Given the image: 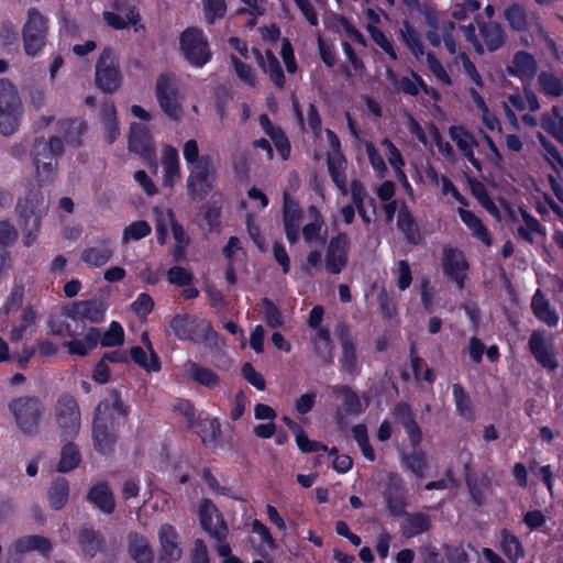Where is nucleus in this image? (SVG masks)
I'll list each match as a JSON object with an SVG mask.
<instances>
[{
	"label": "nucleus",
	"instance_id": "43",
	"mask_svg": "<svg viewBox=\"0 0 563 563\" xmlns=\"http://www.w3.org/2000/svg\"><path fill=\"white\" fill-rule=\"evenodd\" d=\"M431 523L427 515L408 514L401 523V533L405 538H412L430 529Z\"/></svg>",
	"mask_w": 563,
	"mask_h": 563
},
{
	"label": "nucleus",
	"instance_id": "39",
	"mask_svg": "<svg viewBox=\"0 0 563 563\" xmlns=\"http://www.w3.org/2000/svg\"><path fill=\"white\" fill-rule=\"evenodd\" d=\"M78 543L85 555L92 558L103 550V539L98 531L81 528L78 532Z\"/></svg>",
	"mask_w": 563,
	"mask_h": 563
},
{
	"label": "nucleus",
	"instance_id": "17",
	"mask_svg": "<svg viewBox=\"0 0 563 563\" xmlns=\"http://www.w3.org/2000/svg\"><path fill=\"white\" fill-rule=\"evenodd\" d=\"M107 311V305L100 299H88L75 301L64 309V314L74 320H88L99 323L103 321Z\"/></svg>",
	"mask_w": 563,
	"mask_h": 563
},
{
	"label": "nucleus",
	"instance_id": "61",
	"mask_svg": "<svg viewBox=\"0 0 563 563\" xmlns=\"http://www.w3.org/2000/svg\"><path fill=\"white\" fill-rule=\"evenodd\" d=\"M104 20L112 27L121 30L126 27L129 24H135L139 21V13L135 8L130 9L124 16L119 13L104 12Z\"/></svg>",
	"mask_w": 563,
	"mask_h": 563
},
{
	"label": "nucleus",
	"instance_id": "58",
	"mask_svg": "<svg viewBox=\"0 0 563 563\" xmlns=\"http://www.w3.org/2000/svg\"><path fill=\"white\" fill-rule=\"evenodd\" d=\"M183 156L186 162L187 168L194 165L201 164L202 161L212 162L210 155H200L199 145L196 140H188L183 145Z\"/></svg>",
	"mask_w": 563,
	"mask_h": 563
},
{
	"label": "nucleus",
	"instance_id": "51",
	"mask_svg": "<svg viewBox=\"0 0 563 563\" xmlns=\"http://www.w3.org/2000/svg\"><path fill=\"white\" fill-rule=\"evenodd\" d=\"M196 317L189 314H177L169 322V329L173 334L181 341L189 340L192 336V327H195Z\"/></svg>",
	"mask_w": 563,
	"mask_h": 563
},
{
	"label": "nucleus",
	"instance_id": "27",
	"mask_svg": "<svg viewBox=\"0 0 563 563\" xmlns=\"http://www.w3.org/2000/svg\"><path fill=\"white\" fill-rule=\"evenodd\" d=\"M128 553L135 563L154 562V551L148 539L137 532L128 536Z\"/></svg>",
	"mask_w": 563,
	"mask_h": 563
},
{
	"label": "nucleus",
	"instance_id": "22",
	"mask_svg": "<svg viewBox=\"0 0 563 563\" xmlns=\"http://www.w3.org/2000/svg\"><path fill=\"white\" fill-rule=\"evenodd\" d=\"M161 163L163 167L162 183L172 189L181 178L179 154L173 145H165L162 150Z\"/></svg>",
	"mask_w": 563,
	"mask_h": 563
},
{
	"label": "nucleus",
	"instance_id": "9",
	"mask_svg": "<svg viewBox=\"0 0 563 563\" xmlns=\"http://www.w3.org/2000/svg\"><path fill=\"white\" fill-rule=\"evenodd\" d=\"M201 164L188 168L186 181L187 192L195 200L205 199L213 189L216 181V166L212 162L202 161Z\"/></svg>",
	"mask_w": 563,
	"mask_h": 563
},
{
	"label": "nucleus",
	"instance_id": "31",
	"mask_svg": "<svg viewBox=\"0 0 563 563\" xmlns=\"http://www.w3.org/2000/svg\"><path fill=\"white\" fill-rule=\"evenodd\" d=\"M260 125L264 130V132L272 139L274 145L280 155V157L286 161L290 155V144L288 139L284 134L280 128L275 126L267 114H262L260 117Z\"/></svg>",
	"mask_w": 563,
	"mask_h": 563
},
{
	"label": "nucleus",
	"instance_id": "35",
	"mask_svg": "<svg viewBox=\"0 0 563 563\" xmlns=\"http://www.w3.org/2000/svg\"><path fill=\"white\" fill-rule=\"evenodd\" d=\"M478 27L484 42L483 46L485 45L489 52H495L503 46L505 33L500 24L496 22H481Z\"/></svg>",
	"mask_w": 563,
	"mask_h": 563
},
{
	"label": "nucleus",
	"instance_id": "5",
	"mask_svg": "<svg viewBox=\"0 0 563 563\" xmlns=\"http://www.w3.org/2000/svg\"><path fill=\"white\" fill-rule=\"evenodd\" d=\"M23 113L22 102L14 86L0 80V133L11 135L18 130Z\"/></svg>",
	"mask_w": 563,
	"mask_h": 563
},
{
	"label": "nucleus",
	"instance_id": "8",
	"mask_svg": "<svg viewBox=\"0 0 563 563\" xmlns=\"http://www.w3.org/2000/svg\"><path fill=\"white\" fill-rule=\"evenodd\" d=\"M63 152V144L59 136L51 137L49 141L38 140L33 147V159L37 177L41 180L48 179L57 167V158Z\"/></svg>",
	"mask_w": 563,
	"mask_h": 563
},
{
	"label": "nucleus",
	"instance_id": "2",
	"mask_svg": "<svg viewBox=\"0 0 563 563\" xmlns=\"http://www.w3.org/2000/svg\"><path fill=\"white\" fill-rule=\"evenodd\" d=\"M128 408L120 399L119 393L110 391L109 397L100 401L95 410L92 434L95 448L99 452H108L115 441L112 429L119 418H125Z\"/></svg>",
	"mask_w": 563,
	"mask_h": 563
},
{
	"label": "nucleus",
	"instance_id": "40",
	"mask_svg": "<svg viewBox=\"0 0 563 563\" xmlns=\"http://www.w3.org/2000/svg\"><path fill=\"white\" fill-rule=\"evenodd\" d=\"M332 393L341 399L342 406L346 413L358 415L364 410V406L357 394L345 385H336L332 387Z\"/></svg>",
	"mask_w": 563,
	"mask_h": 563
},
{
	"label": "nucleus",
	"instance_id": "55",
	"mask_svg": "<svg viewBox=\"0 0 563 563\" xmlns=\"http://www.w3.org/2000/svg\"><path fill=\"white\" fill-rule=\"evenodd\" d=\"M197 432L206 445H213L220 433V422L216 418H205L200 421Z\"/></svg>",
	"mask_w": 563,
	"mask_h": 563
},
{
	"label": "nucleus",
	"instance_id": "18",
	"mask_svg": "<svg viewBox=\"0 0 563 563\" xmlns=\"http://www.w3.org/2000/svg\"><path fill=\"white\" fill-rule=\"evenodd\" d=\"M283 224L287 240L294 244L299 239V228L302 221V211L298 201L289 194H284Z\"/></svg>",
	"mask_w": 563,
	"mask_h": 563
},
{
	"label": "nucleus",
	"instance_id": "42",
	"mask_svg": "<svg viewBox=\"0 0 563 563\" xmlns=\"http://www.w3.org/2000/svg\"><path fill=\"white\" fill-rule=\"evenodd\" d=\"M12 549L16 553H25L30 551H38L42 554H47L51 549V542L48 539L41 536H25L19 538Z\"/></svg>",
	"mask_w": 563,
	"mask_h": 563
},
{
	"label": "nucleus",
	"instance_id": "30",
	"mask_svg": "<svg viewBox=\"0 0 563 563\" xmlns=\"http://www.w3.org/2000/svg\"><path fill=\"white\" fill-rule=\"evenodd\" d=\"M185 372L191 380L206 388L212 389L220 384V376L213 369L196 362H187Z\"/></svg>",
	"mask_w": 563,
	"mask_h": 563
},
{
	"label": "nucleus",
	"instance_id": "32",
	"mask_svg": "<svg viewBox=\"0 0 563 563\" xmlns=\"http://www.w3.org/2000/svg\"><path fill=\"white\" fill-rule=\"evenodd\" d=\"M99 117L103 128L106 141L111 144L120 135L119 123L117 119V110L112 102H104L101 106Z\"/></svg>",
	"mask_w": 563,
	"mask_h": 563
},
{
	"label": "nucleus",
	"instance_id": "13",
	"mask_svg": "<svg viewBox=\"0 0 563 563\" xmlns=\"http://www.w3.org/2000/svg\"><path fill=\"white\" fill-rule=\"evenodd\" d=\"M350 244V238L345 232H339L330 239L324 258L325 269L329 273L339 274L345 268Z\"/></svg>",
	"mask_w": 563,
	"mask_h": 563
},
{
	"label": "nucleus",
	"instance_id": "14",
	"mask_svg": "<svg viewBox=\"0 0 563 563\" xmlns=\"http://www.w3.org/2000/svg\"><path fill=\"white\" fill-rule=\"evenodd\" d=\"M198 514L201 527L210 538L217 542L227 540L229 534L228 526L211 500L203 499L200 503Z\"/></svg>",
	"mask_w": 563,
	"mask_h": 563
},
{
	"label": "nucleus",
	"instance_id": "28",
	"mask_svg": "<svg viewBox=\"0 0 563 563\" xmlns=\"http://www.w3.org/2000/svg\"><path fill=\"white\" fill-rule=\"evenodd\" d=\"M113 256V249L109 239L101 240L98 244L87 246L81 253V261L90 267L104 266Z\"/></svg>",
	"mask_w": 563,
	"mask_h": 563
},
{
	"label": "nucleus",
	"instance_id": "63",
	"mask_svg": "<svg viewBox=\"0 0 563 563\" xmlns=\"http://www.w3.org/2000/svg\"><path fill=\"white\" fill-rule=\"evenodd\" d=\"M453 398L457 412L465 418L472 417V404L465 389L460 384L453 385Z\"/></svg>",
	"mask_w": 563,
	"mask_h": 563
},
{
	"label": "nucleus",
	"instance_id": "20",
	"mask_svg": "<svg viewBox=\"0 0 563 563\" xmlns=\"http://www.w3.org/2000/svg\"><path fill=\"white\" fill-rule=\"evenodd\" d=\"M530 308L532 314L539 322L549 328H556L559 325L561 319L560 313L540 288L532 295Z\"/></svg>",
	"mask_w": 563,
	"mask_h": 563
},
{
	"label": "nucleus",
	"instance_id": "26",
	"mask_svg": "<svg viewBox=\"0 0 563 563\" xmlns=\"http://www.w3.org/2000/svg\"><path fill=\"white\" fill-rule=\"evenodd\" d=\"M328 172L331 180L342 196L349 195V184L346 177L347 162L341 152L328 153L327 157Z\"/></svg>",
	"mask_w": 563,
	"mask_h": 563
},
{
	"label": "nucleus",
	"instance_id": "54",
	"mask_svg": "<svg viewBox=\"0 0 563 563\" xmlns=\"http://www.w3.org/2000/svg\"><path fill=\"white\" fill-rule=\"evenodd\" d=\"M369 164L378 178H384L388 172L387 165L379 150L371 141L364 143Z\"/></svg>",
	"mask_w": 563,
	"mask_h": 563
},
{
	"label": "nucleus",
	"instance_id": "47",
	"mask_svg": "<svg viewBox=\"0 0 563 563\" xmlns=\"http://www.w3.org/2000/svg\"><path fill=\"white\" fill-rule=\"evenodd\" d=\"M499 544L500 550L511 563H516L525 555L520 540L507 530L500 532Z\"/></svg>",
	"mask_w": 563,
	"mask_h": 563
},
{
	"label": "nucleus",
	"instance_id": "21",
	"mask_svg": "<svg viewBox=\"0 0 563 563\" xmlns=\"http://www.w3.org/2000/svg\"><path fill=\"white\" fill-rule=\"evenodd\" d=\"M538 71V63L532 54L518 51L507 66V73L517 77L523 85H530Z\"/></svg>",
	"mask_w": 563,
	"mask_h": 563
},
{
	"label": "nucleus",
	"instance_id": "37",
	"mask_svg": "<svg viewBox=\"0 0 563 563\" xmlns=\"http://www.w3.org/2000/svg\"><path fill=\"white\" fill-rule=\"evenodd\" d=\"M457 213L461 218V221L467 227L474 238L487 246L492 244L490 234L477 216H475L472 211L463 208H459Z\"/></svg>",
	"mask_w": 563,
	"mask_h": 563
},
{
	"label": "nucleus",
	"instance_id": "34",
	"mask_svg": "<svg viewBox=\"0 0 563 563\" xmlns=\"http://www.w3.org/2000/svg\"><path fill=\"white\" fill-rule=\"evenodd\" d=\"M88 500L106 514H111L115 507L113 494L106 483L92 486L88 494Z\"/></svg>",
	"mask_w": 563,
	"mask_h": 563
},
{
	"label": "nucleus",
	"instance_id": "44",
	"mask_svg": "<svg viewBox=\"0 0 563 563\" xmlns=\"http://www.w3.org/2000/svg\"><path fill=\"white\" fill-rule=\"evenodd\" d=\"M538 86L540 91L549 98H560L563 96V78L551 71H541L538 75Z\"/></svg>",
	"mask_w": 563,
	"mask_h": 563
},
{
	"label": "nucleus",
	"instance_id": "15",
	"mask_svg": "<svg viewBox=\"0 0 563 563\" xmlns=\"http://www.w3.org/2000/svg\"><path fill=\"white\" fill-rule=\"evenodd\" d=\"M56 421L65 435H75L80 429V412L77 401L69 395L58 398L55 407Z\"/></svg>",
	"mask_w": 563,
	"mask_h": 563
},
{
	"label": "nucleus",
	"instance_id": "50",
	"mask_svg": "<svg viewBox=\"0 0 563 563\" xmlns=\"http://www.w3.org/2000/svg\"><path fill=\"white\" fill-rule=\"evenodd\" d=\"M68 496V482L63 477L56 478L48 490V501L51 507L55 510L62 509L66 505Z\"/></svg>",
	"mask_w": 563,
	"mask_h": 563
},
{
	"label": "nucleus",
	"instance_id": "19",
	"mask_svg": "<svg viewBox=\"0 0 563 563\" xmlns=\"http://www.w3.org/2000/svg\"><path fill=\"white\" fill-rule=\"evenodd\" d=\"M442 265L445 275L462 289L468 271V263L464 254L457 249L446 247L443 250Z\"/></svg>",
	"mask_w": 563,
	"mask_h": 563
},
{
	"label": "nucleus",
	"instance_id": "56",
	"mask_svg": "<svg viewBox=\"0 0 563 563\" xmlns=\"http://www.w3.org/2000/svg\"><path fill=\"white\" fill-rule=\"evenodd\" d=\"M79 462H80V454H79L77 448L74 444L68 443V444L64 445V448L62 450L60 461H59L57 470L60 473L69 472L71 470H74L75 467H77Z\"/></svg>",
	"mask_w": 563,
	"mask_h": 563
},
{
	"label": "nucleus",
	"instance_id": "29",
	"mask_svg": "<svg viewBox=\"0 0 563 563\" xmlns=\"http://www.w3.org/2000/svg\"><path fill=\"white\" fill-rule=\"evenodd\" d=\"M386 79L390 82L396 91H401L408 96H418L423 79L417 74L412 73L411 76L398 77V75L391 69L386 68Z\"/></svg>",
	"mask_w": 563,
	"mask_h": 563
},
{
	"label": "nucleus",
	"instance_id": "60",
	"mask_svg": "<svg viewBox=\"0 0 563 563\" xmlns=\"http://www.w3.org/2000/svg\"><path fill=\"white\" fill-rule=\"evenodd\" d=\"M397 227L409 241H416V238L418 236L417 225L411 212L407 208L399 210L397 217Z\"/></svg>",
	"mask_w": 563,
	"mask_h": 563
},
{
	"label": "nucleus",
	"instance_id": "33",
	"mask_svg": "<svg viewBox=\"0 0 563 563\" xmlns=\"http://www.w3.org/2000/svg\"><path fill=\"white\" fill-rule=\"evenodd\" d=\"M189 340L216 347L223 344V341L212 329L210 322L198 317H196L195 327H192V336Z\"/></svg>",
	"mask_w": 563,
	"mask_h": 563
},
{
	"label": "nucleus",
	"instance_id": "53",
	"mask_svg": "<svg viewBox=\"0 0 563 563\" xmlns=\"http://www.w3.org/2000/svg\"><path fill=\"white\" fill-rule=\"evenodd\" d=\"M131 357L146 371L158 372L161 369V362L155 352H148L140 346H134L131 350Z\"/></svg>",
	"mask_w": 563,
	"mask_h": 563
},
{
	"label": "nucleus",
	"instance_id": "36",
	"mask_svg": "<svg viewBox=\"0 0 563 563\" xmlns=\"http://www.w3.org/2000/svg\"><path fill=\"white\" fill-rule=\"evenodd\" d=\"M283 421L294 432L296 443L301 452L310 453L328 451L327 445L322 444L321 442L310 440L303 429L289 417H283Z\"/></svg>",
	"mask_w": 563,
	"mask_h": 563
},
{
	"label": "nucleus",
	"instance_id": "57",
	"mask_svg": "<svg viewBox=\"0 0 563 563\" xmlns=\"http://www.w3.org/2000/svg\"><path fill=\"white\" fill-rule=\"evenodd\" d=\"M522 220L523 225L517 229L518 234L529 243H533L536 235L543 233L542 225L538 219L527 212H522Z\"/></svg>",
	"mask_w": 563,
	"mask_h": 563
},
{
	"label": "nucleus",
	"instance_id": "46",
	"mask_svg": "<svg viewBox=\"0 0 563 563\" xmlns=\"http://www.w3.org/2000/svg\"><path fill=\"white\" fill-rule=\"evenodd\" d=\"M313 350L317 356L324 363H330L333 357V344L330 332L325 328H318L312 339Z\"/></svg>",
	"mask_w": 563,
	"mask_h": 563
},
{
	"label": "nucleus",
	"instance_id": "41",
	"mask_svg": "<svg viewBox=\"0 0 563 563\" xmlns=\"http://www.w3.org/2000/svg\"><path fill=\"white\" fill-rule=\"evenodd\" d=\"M452 34L455 41L464 47V52L473 48L477 54L484 53L483 43L479 41L476 34V27L473 23L461 25L457 32L454 29Z\"/></svg>",
	"mask_w": 563,
	"mask_h": 563
},
{
	"label": "nucleus",
	"instance_id": "59",
	"mask_svg": "<svg viewBox=\"0 0 563 563\" xmlns=\"http://www.w3.org/2000/svg\"><path fill=\"white\" fill-rule=\"evenodd\" d=\"M151 233L150 224L144 220L134 221L129 224L122 234V243L128 244L131 241H139Z\"/></svg>",
	"mask_w": 563,
	"mask_h": 563
},
{
	"label": "nucleus",
	"instance_id": "38",
	"mask_svg": "<svg viewBox=\"0 0 563 563\" xmlns=\"http://www.w3.org/2000/svg\"><path fill=\"white\" fill-rule=\"evenodd\" d=\"M399 35L417 59H420L426 55L424 44L421 40V36L409 21H404L401 23Z\"/></svg>",
	"mask_w": 563,
	"mask_h": 563
},
{
	"label": "nucleus",
	"instance_id": "4",
	"mask_svg": "<svg viewBox=\"0 0 563 563\" xmlns=\"http://www.w3.org/2000/svg\"><path fill=\"white\" fill-rule=\"evenodd\" d=\"M8 409L16 428L25 435H35L45 413L43 402L36 397L22 396L12 399Z\"/></svg>",
	"mask_w": 563,
	"mask_h": 563
},
{
	"label": "nucleus",
	"instance_id": "23",
	"mask_svg": "<svg viewBox=\"0 0 563 563\" xmlns=\"http://www.w3.org/2000/svg\"><path fill=\"white\" fill-rule=\"evenodd\" d=\"M129 148L144 158H153L155 156L153 139L147 126L139 123L131 124Z\"/></svg>",
	"mask_w": 563,
	"mask_h": 563
},
{
	"label": "nucleus",
	"instance_id": "11",
	"mask_svg": "<svg viewBox=\"0 0 563 563\" xmlns=\"http://www.w3.org/2000/svg\"><path fill=\"white\" fill-rule=\"evenodd\" d=\"M180 48L186 59L196 67H202L211 57L207 37L202 31L195 27L183 32Z\"/></svg>",
	"mask_w": 563,
	"mask_h": 563
},
{
	"label": "nucleus",
	"instance_id": "49",
	"mask_svg": "<svg viewBox=\"0 0 563 563\" xmlns=\"http://www.w3.org/2000/svg\"><path fill=\"white\" fill-rule=\"evenodd\" d=\"M85 131V124L81 120L68 119L58 122V133L65 142L70 145H79L80 137Z\"/></svg>",
	"mask_w": 563,
	"mask_h": 563
},
{
	"label": "nucleus",
	"instance_id": "25",
	"mask_svg": "<svg viewBox=\"0 0 563 563\" xmlns=\"http://www.w3.org/2000/svg\"><path fill=\"white\" fill-rule=\"evenodd\" d=\"M449 135L465 158L475 168L479 169L481 165L474 153V150L477 146V141L473 134L462 125H453L449 129Z\"/></svg>",
	"mask_w": 563,
	"mask_h": 563
},
{
	"label": "nucleus",
	"instance_id": "6",
	"mask_svg": "<svg viewBox=\"0 0 563 563\" xmlns=\"http://www.w3.org/2000/svg\"><path fill=\"white\" fill-rule=\"evenodd\" d=\"M47 33V19L37 9H29L26 21L22 27V42L25 55L29 57L38 56L46 45Z\"/></svg>",
	"mask_w": 563,
	"mask_h": 563
},
{
	"label": "nucleus",
	"instance_id": "10",
	"mask_svg": "<svg viewBox=\"0 0 563 563\" xmlns=\"http://www.w3.org/2000/svg\"><path fill=\"white\" fill-rule=\"evenodd\" d=\"M528 346L540 366L550 372L559 367L554 338L544 329H536L531 332Z\"/></svg>",
	"mask_w": 563,
	"mask_h": 563
},
{
	"label": "nucleus",
	"instance_id": "24",
	"mask_svg": "<svg viewBox=\"0 0 563 563\" xmlns=\"http://www.w3.org/2000/svg\"><path fill=\"white\" fill-rule=\"evenodd\" d=\"M341 353L339 364L342 372L350 376H356L360 373V363L356 355L354 340L350 336L347 330L341 329L340 332Z\"/></svg>",
	"mask_w": 563,
	"mask_h": 563
},
{
	"label": "nucleus",
	"instance_id": "1",
	"mask_svg": "<svg viewBox=\"0 0 563 563\" xmlns=\"http://www.w3.org/2000/svg\"><path fill=\"white\" fill-rule=\"evenodd\" d=\"M422 15L429 27L426 33L429 43L434 47H439L443 43L450 54L460 55L464 73L476 87L482 88L484 81L481 74L477 71L474 63L467 57L464 47L455 41L452 34L454 22L451 20H442L440 12H437L431 7H426L422 10Z\"/></svg>",
	"mask_w": 563,
	"mask_h": 563
},
{
	"label": "nucleus",
	"instance_id": "7",
	"mask_svg": "<svg viewBox=\"0 0 563 563\" xmlns=\"http://www.w3.org/2000/svg\"><path fill=\"white\" fill-rule=\"evenodd\" d=\"M155 96L162 111L170 119L178 120L183 115L180 93L177 79L172 74H161L156 79Z\"/></svg>",
	"mask_w": 563,
	"mask_h": 563
},
{
	"label": "nucleus",
	"instance_id": "62",
	"mask_svg": "<svg viewBox=\"0 0 563 563\" xmlns=\"http://www.w3.org/2000/svg\"><path fill=\"white\" fill-rule=\"evenodd\" d=\"M505 19L511 29L522 31L527 26V14L519 4H512L505 11Z\"/></svg>",
	"mask_w": 563,
	"mask_h": 563
},
{
	"label": "nucleus",
	"instance_id": "3",
	"mask_svg": "<svg viewBox=\"0 0 563 563\" xmlns=\"http://www.w3.org/2000/svg\"><path fill=\"white\" fill-rule=\"evenodd\" d=\"M48 209V200L38 191H30L16 203L19 223L25 233L24 244H33L36 232L40 229V221Z\"/></svg>",
	"mask_w": 563,
	"mask_h": 563
},
{
	"label": "nucleus",
	"instance_id": "52",
	"mask_svg": "<svg viewBox=\"0 0 563 563\" xmlns=\"http://www.w3.org/2000/svg\"><path fill=\"white\" fill-rule=\"evenodd\" d=\"M261 66L267 73L272 81L278 87L283 88L285 85V76L279 60L273 53L266 52L265 57H261Z\"/></svg>",
	"mask_w": 563,
	"mask_h": 563
},
{
	"label": "nucleus",
	"instance_id": "64",
	"mask_svg": "<svg viewBox=\"0 0 563 563\" xmlns=\"http://www.w3.org/2000/svg\"><path fill=\"white\" fill-rule=\"evenodd\" d=\"M380 147L393 169L397 167H405L406 162L401 152L388 137L380 141Z\"/></svg>",
	"mask_w": 563,
	"mask_h": 563
},
{
	"label": "nucleus",
	"instance_id": "48",
	"mask_svg": "<svg viewBox=\"0 0 563 563\" xmlns=\"http://www.w3.org/2000/svg\"><path fill=\"white\" fill-rule=\"evenodd\" d=\"M540 125L563 144V115L558 107H553L550 112L541 115Z\"/></svg>",
	"mask_w": 563,
	"mask_h": 563
},
{
	"label": "nucleus",
	"instance_id": "16",
	"mask_svg": "<svg viewBox=\"0 0 563 563\" xmlns=\"http://www.w3.org/2000/svg\"><path fill=\"white\" fill-rule=\"evenodd\" d=\"M158 559L162 563H175L183 555L179 534L170 523H163L157 530Z\"/></svg>",
	"mask_w": 563,
	"mask_h": 563
},
{
	"label": "nucleus",
	"instance_id": "12",
	"mask_svg": "<svg viewBox=\"0 0 563 563\" xmlns=\"http://www.w3.org/2000/svg\"><path fill=\"white\" fill-rule=\"evenodd\" d=\"M95 80L98 88L109 93L118 90L121 85L119 62L109 48L102 51L96 63Z\"/></svg>",
	"mask_w": 563,
	"mask_h": 563
},
{
	"label": "nucleus",
	"instance_id": "45",
	"mask_svg": "<svg viewBox=\"0 0 563 563\" xmlns=\"http://www.w3.org/2000/svg\"><path fill=\"white\" fill-rule=\"evenodd\" d=\"M36 318L37 311L33 307H25L22 310L18 324L13 325L10 331V340L18 342L31 333V328L34 325Z\"/></svg>",
	"mask_w": 563,
	"mask_h": 563
}]
</instances>
